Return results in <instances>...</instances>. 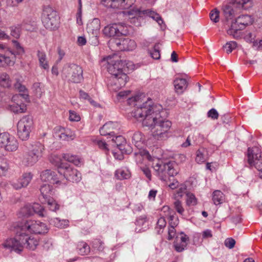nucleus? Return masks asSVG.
I'll return each mask as SVG.
<instances>
[{"label":"nucleus","mask_w":262,"mask_h":262,"mask_svg":"<svg viewBox=\"0 0 262 262\" xmlns=\"http://www.w3.org/2000/svg\"><path fill=\"white\" fill-rule=\"evenodd\" d=\"M132 115L138 120L142 121V125L152 130L153 137L157 140H164L169 137V130L171 123L168 120L162 119L160 105H154L151 99L148 98L142 103L138 102Z\"/></svg>","instance_id":"nucleus-1"},{"label":"nucleus","mask_w":262,"mask_h":262,"mask_svg":"<svg viewBox=\"0 0 262 262\" xmlns=\"http://www.w3.org/2000/svg\"><path fill=\"white\" fill-rule=\"evenodd\" d=\"M103 60L106 61L107 71L112 75L114 86H115L113 90L115 91L124 86L128 80V76L123 72L124 66L126 65L130 70L137 68L132 62L121 60L116 55L108 56Z\"/></svg>","instance_id":"nucleus-2"},{"label":"nucleus","mask_w":262,"mask_h":262,"mask_svg":"<svg viewBox=\"0 0 262 262\" xmlns=\"http://www.w3.org/2000/svg\"><path fill=\"white\" fill-rule=\"evenodd\" d=\"M28 233L16 228L15 237L7 239L3 244V246L17 253L21 252L24 247L31 250H35L38 245V240L29 236Z\"/></svg>","instance_id":"nucleus-3"},{"label":"nucleus","mask_w":262,"mask_h":262,"mask_svg":"<svg viewBox=\"0 0 262 262\" xmlns=\"http://www.w3.org/2000/svg\"><path fill=\"white\" fill-rule=\"evenodd\" d=\"M153 168L161 180L165 182L172 181L168 185L171 189H174L178 187L179 182L173 179L179 173L178 164L175 161H169L166 163L159 162L154 165Z\"/></svg>","instance_id":"nucleus-4"},{"label":"nucleus","mask_w":262,"mask_h":262,"mask_svg":"<svg viewBox=\"0 0 262 262\" xmlns=\"http://www.w3.org/2000/svg\"><path fill=\"white\" fill-rule=\"evenodd\" d=\"M62 79L72 83H80L83 79V70L82 68L74 63H68L65 64L61 71Z\"/></svg>","instance_id":"nucleus-5"},{"label":"nucleus","mask_w":262,"mask_h":262,"mask_svg":"<svg viewBox=\"0 0 262 262\" xmlns=\"http://www.w3.org/2000/svg\"><path fill=\"white\" fill-rule=\"evenodd\" d=\"M42 23L47 29L55 30L59 26L60 17L53 8L49 6H45L42 14Z\"/></svg>","instance_id":"nucleus-6"},{"label":"nucleus","mask_w":262,"mask_h":262,"mask_svg":"<svg viewBox=\"0 0 262 262\" xmlns=\"http://www.w3.org/2000/svg\"><path fill=\"white\" fill-rule=\"evenodd\" d=\"M16 228L24 232L38 234L46 233L49 230L45 223L35 220H28L20 223Z\"/></svg>","instance_id":"nucleus-7"},{"label":"nucleus","mask_w":262,"mask_h":262,"mask_svg":"<svg viewBox=\"0 0 262 262\" xmlns=\"http://www.w3.org/2000/svg\"><path fill=\"white\" fill-rule=\"evenodd\" d=\"M58 173L68 181L78 183L81 180V174L76 169L61 162V160L57 157V164Z\"/></svg>","instance_id":"nucleus-8"},{"label":"nucleus","mask_w":262,"mask_h":262,"mask_svg":"<svg viewBox=\"0 0 262 262\" xmlns=\"http://www.w3.org/2000/svg\"><path fill=\"white\" fill-rule=\"evenodd\" d=\"M253 21L251 16L247 14L241 15L232 20L230 27L227 31V34L235 37L238 31L243 30L247 26L251 25Z\"/></svg>","instance_id":"nucleus-9"},{"label":"nucleus","mask_w":262,"mask_h":262,"mask_svg":"<svg viewBox=\"0 0 262 262\" xmlns=\"http://www.w3.org/2000/svg\"><path fill=\"white\" fill-rule=\"evenodd\" d=\"M33 127V121L31 117L24 116L18 122L17 125V133L18 137L23 141L28 140L30 134Z\"/></svg>","instance_id":"nucleus-10"},{"label":"nucleus","mask_w":262,"mask_h":262,"mask_svg":"<svg viewBox=\"0 0 262 262\" xmlns=\"http://www.w3.org/2000/svg\"><path fill=\"white\" fill-rule=\"evenodd\" d=\"M248 162L251 166H254L259 171L262 179V155L261 149L257 146L249 147L247 151Z\"/></svg>","instance_id":"nucleus-11"},{"label":"nucleus","mask_w":262,"mask_h":262,"mask_svg":"<svg viewBox=\"0 0 262 262\" xmlns=\"http://www.w3.org/2000/svg\"><path fill=\"white\" fill-rule=\"evenodd\" d=\"M40 191L41 196H40V201L43 203H47L50 210L53 211H56L59 208V205L51 196L52 195V187L49 184H44L40 187Z\"/></svg>","instance_id":"nucleus-12"},{"label":"nucleus","mask_w":262,"mask_h":262,"mask_svg":"<svg viewBox=\"0 0 262 262\" xmlns=\"http://www.w3.org/2000/svg\"><path fill=\"white\" fill-rule=\"evenodd\" d=\"M0 144L2 147L8 151H15L18 147L17 139L6 132L0 134Z\"/></svg>","instance_id":"nucleus-13"},{"label":"nucleus","mask_w":262,"mask_h":262,"mask_svg":"<svg viewBox=\"0 0 262 262\" xmlns=\"http://www.w3.org/2000/svg\"><path fill=\"white\" fill-rule=\"evenodd\" d=\"M124 23L114 24L104 27L103 34L109 37H119L125 35L127 33Z\"/></svg>","instance_id":"nucleus-14"},{"label":"nucleus","mask_w":262,"mask_h":262,"mask_svg":"<svg viewBox=\"0 0 262 262\" xmlns=\"http://www.w3.org/2000/svg\"><path fill=\"white\" fill-rule=\"evenodd\" d=\"M127 13L129 16H132L133 18L137 16L141 17L142 15L149 16L156 20L159 25H161L164 22L158 13L149 9L141 10L139 9H133L127 11Z\"/></svg>","instance_id":"nucleus-15"},{"label":"nucleus","mask_w":262,"mask_h":262,"mask_svg":"<svg viewBox=\"0 0 262 262\" xmlns=\"http://www.w3.org/2000/svg\"><path fill=\"white\" fill-rule=\"evenodd\" d=\"M111 42L114 47H118L121 51H132L136 47L135 41L128 38H113Z\"/></svg>","instance_id":"nucleus-16"},{"label":"nucleus","mask_w":262,"mask_h":262,"mask_svg":"<svg viewBox=\"0 0 262 262\" xmlns=\"http://www.w3.org/2000/svg\"><path fill=\"white\" fill-rule=\"evenodd\" d=\"M100 20L97 18H94L90 21L86 27L87 32L90 35H92V38L94 39V42L92 43L96 45L98 43V36L100 33Z\"/></svg>","instance_id":"nucleus-17"},{"label":"nucleus","mask_w":262,"mask_h":262,"mask_svg":"<svg viewBox=\"0 0 262 262\" xmlns=\"http://www.w3.org/2000/svg\"><path fill=\"white\" fill-rule=\"evenodd\" d=\"M40 177L41 180L43 182L58 185H61L62 183L56 172L51 169H46L42 171Z\"/></svg>","instance_id":"nucleus-18"},{"label":"nucleus","mask_w":262,"mask_h":262,"mask_svg":"<svg viewBox=\"0 0 262 262\" xmlns=\"http://www.w3.org/2000/svg\"><path fill=\"white\" fill-rule=\"evenodd\" d=\"M117 147L120 150L121 153L129 154L132 151V147L126 144L125 138L122 136H114L112 139Z\"/></svg>","instance_id":"nucleus-19"},{"label":"nucleus","mask_w":262,"mask_h":262,"mask_svg":"<svg viewBox=\"0 0 262 262\" xmlns=\"http://www.w3.org/2000/svg\"><path fill=\"white\" fill-rule=\"evenodd\" d=\"M119 124L115 122H108L106 123L100 128L99 131L100 134L102 136H111L114 137L115 135V130H117L119 127Z\"/></svg>","instance_id":"nucleus-20"},{"label":"nucleus","mask_w":262,"mask_h":262,"mask_svg":"<svg viewBox=\"0 0 262 262\" xmlns=\"http://www.w3.org/2000/svg\"><path fill=\"white\" fill-rule=\"evenodd\" d=\"M15 81L14 88L19 92L22 93L19 95H20L24 99L27 101V100L29 99V94L26 86L22 84V77L18 75L17 77L15 78Z\"/></svg>","instance_id":"nucleus-21"},{"label":"nucleus","mask_w":262,"mask_h":262,"mask_svg":"<svg viewBox=\"0 0 262 262\" xmlns=\"http://www.w3.org/2000/svg\"><path fill=\"white\" fill-rule=\"evenodd\" d=\"M132 139L133 143L137 148L140 149L144 147L145 138L144 135L141 132L134 133Z\"/></svg>","instance_id":"nucleus-22"},{"label":"nucleus","mask_w":262,"mask_h":262,"mask_svg":"<svg viewBox=\"0 0 262 262\" xmlns=\"http://www.w3.org/2000/svg\"><path fill=\"white\" fill-rule=\"evenodd\" d=\"M234 7H235L231 4L226 5L223 7V14L227 21L229 20H234L233 19L236 14Z\"/></svg>","instance_id":"nucleus-23"},{"label":"nucleus","mask_w":262,"mask_h":262,"mask_svg":"<svg viewBox=\"0 0 262 262\" xmlns=\"http://www.w3.org/2000/svg\"><path fill=\"white\" fill-rule=\"evenodd\" d=\"M173 84L176 93L181 94L187 86V82L185 79L177 78L173 81Z\"/></svg>","instance_id":"nucleus-24"},{"label":"nucleus","mask_w":262,"mask_h":262,"mask_svg":"<svg viewBox=\"0 0 262 262\" xmlns=\"http://www.w3.org/2000/svg\"><path fill=\"white\" fill-rule=\"evenodd\" d=\"M43 150L44 146L41 143L36 142L31 144V149L29 150V152L40 159L42 156Z\"/></svg>","instance_id":"nucleus-25"},{"label":"nucleus","mask_w":262,"mask_h":262,"mask_svg":"<svg viewBox=\"0 0 262 262\" xmlns=\"http://www.w3.org/2000/svg\"><path fill=\"white\" fill-rule=\"evenodd\" d=\"M37 57L39 61V66L41 68L48 70L49 69V64L47 60L46 53L42 51L38 50L37 51Z\"/></svg>","instance_id":"nucleus-26"},{"label":"nucleus","mask_w":262,"mask_h":262,"mask_svg":"<svg viewBox=\"0 0 262 262\" xmlns=\"http://www.w3.org/2000/svg\"><path fill=\"white\" fill-rule=\"evenodd\" d=\"M39 159L34 155L28 151L24 156L23 162L26 166H30L34 165Z\"/></svg>","instance_id":"nucleus-27"},{"label":"nucleus","mask_w":262,"mask_h":262,"mask_svg":"<svg viewBox=\"0 0 262 262\" xmlns=\"http://www.w3.org/2000/svg\"><path fill=\"white\" fill-rule=\"evenodd\" d=\"M115 175L119 180L127 179L130 177V172L126 168H121L116 170Z\"/></svg>","instance_id":"nucleus-28"},{"label":"nucleus","mask_w":262,"mask_h":262,"mask_svg":"<svg viewBox=\"0 0 262 262\" xmlns=\"http://www.w3.org/2000/svg\"><path fill=\"white\" fill-rule=\"evenodd\" d=\"M62 158L66 161L73 163L76 166H80L82 163V160L78 156L69 154H64L62 155Z\"/></svg>","instance_id":"nucleus-29"},{"label":"nucleus","mask_w":262,"mask_h":262,"mask_svg":"<svg viewBox=\"0 0 262 262\" xmlns=\"http://www.w3.org/2000/svg\"><path fill=\"white\" fill-rule=\"evenodd\" d=\"M49 222L51 225H53L59 228H64L69 225L68 220H60L58 217L51 219L49 220Z\"/></svg>","instance_id":"nucleus-30"},{"label":"nucleus","mask_w":262,"mask_h":262,"mask_svg":"<svg viewBox=\"0 0 262 262\" xmlns=\"http://www.w3.org/2000/svg\"><path fill=\"white\" fill-rule=\"evenodd\" d=\"M77 250L80 254L82 255H87L90 252V247L86 243L81 241L77 244Z\"/></svg>","instance_id":"nucleus-31"},{"label":"nucleus","mask_w":262,"mask_h":262,"mask_svg":"<svg viewBox=\"0 0 262 262\" xmlns=\"http://www.w3.org/2000/svg\"><path fill=\"white\" fill-rule=\"evenodd\" d=\"M207 151L205 148H201L196 151L195 161L199 164L205 162L207 160Z\"/></svg>","instance_id":"nucleus-32"},{"label":"nucleus","mask_w":262,"mask_h":262,"mask_svg":"<svg viewBox=\"0 0 262 262\" xmlns=\"http://www.w3.org/2000/svg\"><path fill=\"white\" fill-rule=\"evenodd\" d=\"M224 194L220 190H215L212 193V201L215 205H220L224 201Z\"/></svg>","instance_id":"nucleus-33"},{"label":"nucleus","mask_w":262,"mask_h":262,"mask_svg":"<svg viewBox=\"0 0 262 262\" xmlns=\"http://www.w3.org/2000/svg\"><path fill=\"white\" fill-rule=\"evenodd\" d=\"M8 108L14 113H22L26 111V106L24 103H17L8 105Z\"/></svg>","instance_id":"nucleus-34"},{"label":"nucleus","mask_w":262,"mask_h":262,"mask_svg":"<svg viewBox=\"0 0 262 262\" xmlns=\"http://www.w3.org/2000/svg\"><path fill=\"white\" fill-rule=\"evenodd\" d=\"M11 84V80L8 74L6 73H2L0 76V85L4 88H8Z\"/></svg>","instance_id":"nucleus-35"},{"label":"nucleus","mask_w":262,"mask_h":262,"mask_svg":"<svg viewBox=\"0 0 262 262\" xmlns=\"http://www.w3.org/2000/svg\"><path fill=\"white\" fill-rule=\"evenodd\" d=\"M31 206L32 207L33 214L34 213H36L41 217H44L47 215L46 211L45 209L39 204L35 203L31 204Z\"/></svg>","instance_id":"nucleus-36"},{"label":"nucleus","mask_w":262,"mask_h":262,"mask_svg":"<svg viewBox=\"0 0 262 262\" xmlns=\"http://www.w3.org/2000/svg\"><path fill=\"white\" fill-rule=\"evenodd\" d=\"M33 175L30 172H26L23 174V175L19 178L21 184H23V187H27L31 180L32 179Z\"/></svg>","instance_id":"nucleus-37"},{"label":"nucleus","mask_w":262,"mask_h":262,"mask_svg":"<svg viewBox=\"0 0 262 262\" xmlns=\"http://www.w3.org/2000/svg\"><path fill=\"white\" fill-rule=\"evenodd\" d=\"M179 236V241L182 243V246L181 247L182 248H181L180 247L178 248V246H177V248L178 249V250L179 251H184L188 244V241H189V237L188 236L184 233V232H181L180 235H178Z\"/></svg>","instance_id":"nucleus-38"},{"label":"nucleus","mask_w":262,"mask_h":262,"mask_svg":"<svg viewBox=\"0 0 262 262\" xmlns=\"http://www.w3.org/2000/svg\"><path fill=\"white\" fill-rule=\"evenodd\" d=\"M20 213L24 216H29L33 215L31 204L25 205L20 210Z\"/></svg>","instance_id":"nucleus-39"},{"label":"nucleus","mask_w":262,"mask_h":262,"mask_svg":"<svg viewBox=\"0 0 262 262\" xmlns=\"http://www.w3.org/2000/svg\"><path fill=\"white\" fill-rule=\"evenodd\" d=\"M186 195L187 196L186 200L187 205L190 206L196 205L197 199L193 193L190 192H187Z\"/></svg>","instance_id":"nucleus-40"},{"label":"nucleus","mask_w":262,"mask_h":262,"mask_svg":"<svg viewBox=\"0 0 262 262\" xmlns=\"http://www.w3.org/2000/svg\"><path fill=\"white\" fill-rule=\"evenodd\" d=\"M92 247L99 251H102L104 248V243L99 239H95L92 242Z\"/></svg>","instance_id":"nucleus-41"},{"label":"nucleus","mask_w":262,"mask_h":262,"mask_svg":"<svg viewBox=\"0 0 262 262\" xmlns=\"http://www.w3.org/2000/svg\"><path fill=\"white\" fill-rule=\"evenodd\" d=\"M166 225V222L164 217H161L159 219L157 223V226L156 227V229L157 230V233L160 234L162 232L161 230H162Z\"/></svg>","instance_id":"nucleus-42"},{"label":"nucleus","mask_w":262,"mask_h":262,"mask_svg":"<svg viewBox=\"0 0 262 262\" xmlns=\"http://www.w3.org/2000/svg\"><path fill=\"white\" fill-rule=\"evenodd\" d=\"M249 2V0H231V4L235 7L241 9H246V7L245 5Z\"/></svg>","instance_id":"nucleus-43"},{"label":"nucleus","mask_w":262,"mask_h":262,"mask_svg":"<svg viewBox=\"0 0 262 262\" xmlns=\"http://www.w3.org/2000/svg\"><path fill=\"white\" fill-rule=\"evenodd\" d=\"M169 224L170 226L176 227L179 224V219L176 215V213L173 212L172 214L169 211V214L168 216Z\"/></svg>","instance_id":"nucleus-44"},{"label":"nucleus","mask_w":262,"mask_h":262,"mask_svg":"<svg viewBox=\"0 0 262 262\" xmlns=\"http://www.w3.org/2000/svg\"><path fill=\"white\" fill-rule=\"evenodd\" d=\"M237 47V43L235 41H229L224 46V49L228 54L230 53Z\"/></svg>","instance_id":"nucleus-45"},{"label":"nucleus","mask_w":262,"mask_h":262,"mask_svg":"<svg viewBox=\"0 0 262 262\" xmlns=\"http://www.w3.org/2000/svg\"><path fill=\"white\" fill-rule=\"evenodd\" d=\"M59 137L62 140L69 141L73 140L75 138V136L74 134L70 133V130H66L64 133H61L59 135Z\"/></svg>","instance_id":"nucleus-46"},{"label":"nucleus","mask_w":262,"mask_h":262,"mask_svg":"<svg viewBox=\"0 0 262 262\" xmlns=\"http://www.w3.org/2000/svg\"><path fill=\"white\" fill-rule=\"evenodd\" d=\"M151 57L154 59H159L160 57V53L159 44H156L154 49L150 52Z\"/></svg>","instance_id":"nucleus-47"},{"label":"nucleus","mask_w":262,"mask_h":262,"mask_svg":"<svg viewBox=\"0 0 262 262\" xmlns=\"http://www.w3.org/2000/svg\"><path fill=\"white\" fill-rule=\"evenodd\" d=\"M78 5H79V6H78V11L76 14L77 23L79 25H81L82 24L81 0H78Z\"/></svg>","instance_id":"nucleus-48"},{"label":"nucleus","mask_w":262,"mask_h":262,"mask_svg":"<svg viewBox=\"0 0 262 262\" xmlns=\"http://www.w3.org/2000/svg\"><path fill=\"white\" fill-rule=\"evenodd\" d=\"M11 35L15 38H18L20 35L21 27L19 26L10 28Z\"/></svg>","instance_id":"nucleus-49"},{"label":"nucleus","mask_w":262,"mask_h":262,"mask_svg":"<svg viewBox=\"0 0 262 262\" xmlns=\"http://www.w3.org/2000/svg\"><path fill=\"white\" fill-rule=\"evenodd\" d=\"M148 222V219L146 214L142 215L137 217L136 224L139 226H143Z\"/></svg>","instance_id":"nucleus-50"},{"label":"nucleus","mask_w":262,"mask_h":262,"mask_svg":"<svg viewBox=\"0 0 262 262\" xmlns=\"http://www.w3.org/2000/svg\"><path fill=\"white\" fill-rule=\"evenodd\" d=\"M219 13L217 9H213L210 13V19L214 23H217L219 21Z\"/></svg>","instance_id":"nucleus-51"},{"label":"nucleus","mask_w":262,"mask_h":262,"mask_svg":"<svg viewBox=\"0 0 262 262\" xmlns=\"http://www.w3.org/2000/svg\"><path fill=\"white\" fill-rule=\"evenodd\" d=\"M174 208L178 213L181 215H183L185 210L182 206V203L179 200L176 201L174 203Z\"/></svg>","instance_id":"nucleus-52"},{"label":"nucleus","mask_w":262,"mask_h":262,"mask_svg":"<svg viewBox=\"0 0 262 262\" xmlns=\"http://www.w3.org/2000/svg\"><path fill=\"white\" fill-rule=\"evenodd\" d=\"M255 35L253 33H248L245 37V39L247 41H249L250 42H253V46L256 47L258 45V42L255 40Z\"/></svg>","instance_id":"nucleus-53"},{"label":"nucleus","mask_w":262,"mask_h":262,"mask_svg":"<svg viewBox=\"0 0 262 262\" xmlns=\"http://www.w3.org/2000/svg\"><path fill=\"white\" fill-rule=\"evenodd\" d=\"M10 185L15 190H19L24 188L23 184H21L19 178L16 180H12L10 182Z\"/></svg>","instance_id":"nucleus-54"},{"label":"nucleus","mask_w":262,"mask_h":262,"mask_svg":"<svg viewBox=\"0 0 262 262\" xmlns=\"http://www.w3.org/2000/svg\"><path fill=\"white\" fill-rule=\"evenodd\" d=\"M121 9L129 8L134 4V0H121Z\"/></svg>","instance_id":"nucleus-55"},{"label":"nucleus","mask_w":262,"mask_h":262,"mask_svg":"<svg viewBox=\"0 0 262 262\" xmlns=\"http://www.w3.org/2000/svg\"><path fill=\"white\" fill-rule=\"evenodd\" d=\"M12 42L18 54L21 55L24 53L25 50L23 47L21 46L20 43L17 40H14Z\"/></svg>","instance_id":"nucleus-56"},{"label":"nucleus","mask_w":262,"mask_h":262,"mask_svg":"<svg viewBox=\"0 0 262 262\" xmlns=\"http://www.w3.org/2000/svg\"><path fill=\"white\" fill-rule=\"evenodd\" d=\"M219 113L215 108L210 109L207 113V116L209 118L215 120L219 118Z\"/></svg>","instance_id":"nucleus-57"},{"label":"nucleus","mask_w":262,"mask_h":262,"mask_svg":"<svg viewBox=\"0 0 262 262\" xmlns=\"http://www.w3.org/2000/svg\"><path fill=\"white\" fill-rule=\"evenodd\" d=\"M224 244L226 247L228 248L229 249H232L235 246V241L234 239L231 237L227 238L225 241Z\"/></svg>","instance_id":"nucleus-58"},{"label":"nucleus","mask_w":262,"mask_h":262,"mask_svg":"<svg viewBox=\"0 0 262 262\" xmlns=\"http://www.w3.org/2000/svg\"><path fill=\"white\" fill-rule=\"evenodd\" d=\"M69 120L71 121H78L80 120L79 115L73 111H69Z\"/></svg>","instance_id":"nucleus-59"},{"label":"nucleus","mask_w":262,"mask_h":262,"mask_svg":"<svg viewBox=\"0 0 262 262\" xmlns=\"http://www.w3.org/2000/svg\"><path fill=\"white\" fill-rule=\"evenodd\" d=\"M121 0H111L108 8H112L114 9H121Z\"/></svg>","instance_id":"nucleus-60"},{"label":"nucleus","mask_w":262,"mask_h":262,"mask_svg":"<svg viewBox=\"0 0 262 262\" xmlns=\"http://www.w3.org/2000/svg\"><path fill=\"white\" fill-rule=\"evenodd\" d=\"M96 144L100 149L103 150L105 151H108L107 144L104 141L97 140L96 141Z\"/></svg>","instance_id":"nucleus-61"},{"label":"nucleus","mask_w":262,"mask_h":262,"mask_svg":"<svg viewBox=\"0 0 262 262\" xmlns=\"http://www.w3.org/2000/svg\"><path fill=\"white\" fill-rule=\"evenodd\" d=\"M9 169V166L7 162H4L0 165V173L5 175Z\"/></svg>","instance_id":"nucleus-62"},{"label":"nucleus","mask_w":262,"mask_h":262,"mask_svg":"<svg viewBox=\"0 0 262 262\" xmlns=\"http://www.w3.org/2000/svg\"><path fill=\"white\" fill-rule=\"evenodd\" d=\"M174 228H175V227H172V226H170V227L169 228L168 235L167 239L169 241L171 240L174 237V235L176 234V232Z\"/></svg>","instance_id":"nucleus-63"},{"label":"nucleus","mask_w":262,"mask_h":262,"mask_svg":"<svg viewBox=\"0 0 262 262\" xmlns=\"http://www.w3.org/2000/svg\"><path fill=\"white\" fill-rule=\"evenodd\" d=\"M141 169L143 171V173L145 175L146 178L150 181L151 178V171L149 168L146 167H143L141 168Z\"/></svg>","instance_id":"nucleus-64"}]
</instances>
